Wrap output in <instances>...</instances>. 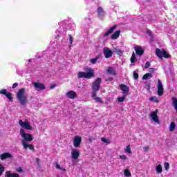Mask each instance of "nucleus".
Instances as JSON below:
<instances>
[{
    "instance_id": "09e8293b",
    "label": "nucleus",
    "mask_w": 177,
    "mask_h": 177,
    "mask_svg": "<svg viewBox=\"0 0 177 177\" xmlns=\"http://www.w3.org/2000/svg\"><path fill=\"white\" fill-rule=\"evenodd\" d=\"M17 172H23V169L21 167H18L16 169Z\"/></svg>"
},
{
    "instance_id": "a19ab883",
    "label": "nucleus",
    "mask_w": 177,
    "mask_h": 177,
    "mask_svg": "<svg viewBox=\"0 0 177 177\" xmlns=\"http://www.w3.org/2000/svg\"><path fill=\"white\" fill-rule=\"evenodd\" d=\"M101 140L102 142H104V143H108V145L110 143V141L106 138H102Z\"/></svg>"
},
{
    "instance_id": "2eb2a0df",
    "label": "nucleus",
    "mask_w": 177,
    "mask_h": 177,
    "mask_svg": "<svg viewBox=\"0 0 177 177\" xmlns=\"http://www.w3.org/2000/svg\"><path fill=\"white\" fill-rule=\"evenodd\" d=\"M66 96L68 99H75L77 97V93L74 91H70L66 93Z\"/></svg>"
},
{
    "instance_id": "9b49d317",
    "label": "nucleus",
    "mask_w": 177,
    "mask_h": 177,
    "mask_svg": "<svg viewBox=\"0 0 177 177\" xmlns=\"http://www.w3.org/2000/svg\"><path fill=\"white\" fill-rule=\"evenodd\" d=\"M104 55L105 57V59H110L111 56H113V51L110 50L109 48H104Z\"/></svg>"
},
{
    "instance_id": "ddd939ff",
    "label": "nucleus",
    "mask_w": 177,
    "mask_h": 177,
    "mask_svg": "<svg viewBox=\"0 0 177 177\" xmlns=\"http://www.w3.org/2000/svg\"><path fill=\"white\" fill-rule=\"evenodd\" d=\"M134 50L136 52V55H138V56H142L143 53H145V50H143V48L140 46H136L134 47Z\"/></svg>"
},
{
    "instance_id": "de8ad7c7",
    "label": "nucleus",
    "mask_w": 177,
    "mask_h": 177,
    "mask_svg": "<svg viewBox=\"0 0 177 177\" xmlns=\"http://www.w3.org/2000/svg\"><path fill=\"white\" fill-rule=\"evenodd\" d=\"M143 149L145 151H149L150 150V147L149 146L144 147Z\"/></svg>"
},
{
    "instance_id": "f704fd0d",
    "label": "nucleus",
    "mask_w": 177,
    "mask_h": 177,
    "mask_svg": "<svg viewBox=\"0 0 177 177\" xmlns=\"http://www.w3.org/2000/svg\"><path fill=\"white\" fill-rule=\"evenodd\" d=\"M55 167H56L57 169H60L61 171H66V169L62 168V167H60V165L57 162H55Z\"/></svg>"
},
{
    "instance_id": "c85d7f7f",
    "label": "nucleus",
    "mask_w": 177,
    "mask_h": 177,
    "mask_svg": "<svg viewBox=\"0 0 177 177\" xmlns=\"http://www.w3.org/2000/svg\"><path fill=\"white\" fill-rule=\"evenodd\" d=\"M124 176L126 177L132 176V174H131V171H129V169H124Z\"/></svg>"
},
{
    "instance_id": "cd10ccee",
    "label": "nucleus",
    "mask_w": 177,
    "mask_h": 177,
    "mask_svg": "<svg viewBox=\"0 0 177 177\" xmlns=\"http://www.w3.org/2000/svg\"><path fill=\"white\" fill-rule=\"evenodd\" d=\"M149 77H153V74L151 73H145L143 76H142V80H149Z\"/></svg>"
},
{
    "instance_id": "b1692460",
    "label": "nucleus",
    "mask_w": 177,
    "mask_h": 177,
    "mask_svg": "<svg viewBox=\"0 0 177 177\" xmlns=\"http://www.w3.org/2000/svg\"><path fill=\"white\" fill-rule=\"evenodd\" d=\"M165 57V59H169L171 57V55L165 50V49H162V57Z\"/></svg>"
},
{
    "instance_id": "f8f14e48",
    "label": "nucleus",
    "mask_w": 177,
    "mask_h": 177,
    "mask_svg": "<svg viewBox=\"0 0 177 177\" xmlns=\"http://www.w3.org/2000/svg\"><path fill=\"white\" fill-rule=\"evenodd\" d=\"M71 157L73 160H78L80 158V151L73 149L71 151Z\"/></svg>"
},
{
    "instance_id": "c756f323",
    "label": "nucleus",
    "mask_w": 177,
    "mask_h": 177,
    "mask_svg": "<svg viewBox=\"0 0 177 177\" xmlns=\"http://www.w3.org/2000/svg\"><path fill=\"white\" fill-rule=\"evenodd\" d=\"M126 98H127V95H123V96L119 97L118 98V102H119V103H122V102H124Z\"/></svg>"
},
{
    "instance_id": "a18cd8bd",
    "label": "nucleus",
    "mask_w": 177,
    "mask_h": 177,
    "mask_svg": "<svg viewBox=\"0 0 177 177\" xmlns=\"http://www.w3.org/2000/svg\"><path fill=\"white\" fill-rule=\"evenodd\" d=\"M149 67H150V62H147L145 63V68H149Z\"/></svg>"
},
{
    "instance_id": "864d4df0",
    "label": "nucleus",
    "mask_w": 177,
    "mask_h": 177,
    "mask_svg": "<svg viewBox=\"0 0 177 177\" xmlns=\"http://www.w3.org/2000/svg\"><path fill=\"white\" fill-rule=\"evenodd\" d=\"M54 88H56V84H52L50 86V89H54Z\"/></svg>"
},
{
    "instance_id": "e433bc0d",
    "label": "nucleus",
    "mask_w": 177,
    "mask_h": 177,
    "mask_svg": "<svg viewBox=\"0 0 177 177\" xmlns=\"http://www.w3.org/2000/svg\"><path fill=\"white\" fill-rule=\"evenodd\" d=\"M0 93L1 95H4V96H6V95H8L9 93H8V91L6 89H1Z\"/></svg>"
},
{
    "instance_id": "1a4fd4ad",
    "label": "nucleus",
    "mask_w": 177,
    "mask_h": 177,
    "mask_svg": "<svg viewBox=\"0 0 177 177\" xmlns=\"http://www.w3.org/2000/svg\"><path fill=\"white\" fill-rule=\"evenodd\" d=\"M120 88L123 91V95L128 96L129 94V87L127 84H120Z\"/></svg>"
},
{
    "instance_id": "f257e3e1",
    "label": "nucleus",
    "mask_w": 177,
    "mask_h": 177,
    "mask_svg": "<svg viewBox=\"0 0 177 177\" xmlns=\"http://www.w3.org/2000/svg\"><path fill=\"white\" fill-rule=\"evenodd\" d=\"M102 84V78L98 77L93 82L91 89V97L96 103H100L102 104L103 103V100L100 97H97V92L100 89V84Z\"/></svg>"
},
{
    "instance_id": "4be33fe9",
    "label": "nucleus",
    "mask_w": 177,
    "mask_h": 177,
    "mask_svg": "<svg viewBox=\"0 0 177 177\" xmlns=\"http://www.w3.org/2000/svg\"><path fill=\"white\" fill-rule=\"evenodd\" d=\"M144 85L145 89L147 91H150V88H151V83H150V82H145Z\"/></svg>"
},
{
    "instance_id": "ea45409f",
    "label": "nucleus",
    "mask_w": 177,
    "mask_h": 177,
    "mask_svg": "<svg viewBox=\"0 0 177 177\" xmlns=\"http://www.w3.org/2000/svg\"><path fill=\"white\" fill-rule=\"evenodd\" d=\"M133 75L134 80H138L139 79V74L138 73L134 71L133 73Z\"/></svg>"
},
{
    "instance_id": "5701e85b",
    "label": "nucleus",
    "mask_w": 177,
    "mask_h": 177,
    "mask_svg": "<svg viewBox=\"0 0 177 177\" xmlns=\"http://www.w3.org/2000/svg\"><path fill=\"white\" fill-rule=\"evenodd\" d=\"M176 128V124H175V122H171L169 126L170 132H174Z\"/></svg>"
},
{
    "instance_id": "bb28decb",
    "label": "nucleus",
    "mask_w": 177,
    "mask_h": 177,
    "mask_svg": "<svg viewBox=\"0 0 177 177\" xmlns=\"http://www.w3.org/2000/svg\"><path fill=\"white\" fill-rule=\"evenodd\" d=\"M157 174H161L162 172V166L161 165H158L156 168Z\"/></svg>"
},
{
    "instance_id": "a878e982",
    "label": "nucleus",
    "mask_w": 177,
    "mask_h": 177,
    "mask_svg": "<svg viewBox=\"0 0 177 177\" xmlns=\"http://www.w3.org/2000/svg\"><path fill=\"white\" fill-rule=\"evenodd\" d=\"M113 52L115 53H117V55H118V56H122V55H124V53L122 52V50H121L120 49L114 48Z\"/></svg>"
},
{
    "instance_id": "39448f33",
    "label": "nucleus",
    "mask_w": 177,
    "mask_h": 177,
    "mask_svg": "<svg viewBox=\"0 0 177 177\" xmlns=\"http://www.w3.org/2000/svg\"><path fill=\"white\" fill-rule=\"evenodd\" d=\"M19 124L20 127L24 128V129H26L27 131H32V127L30 124V122H28V120H26L24 122H23L22 120H19Z\"/></svg>"
},
{
    "instance_id": "f03ea898",
    "label": "nucleus",
    "mask_w": 177,
    "mask_h": 177,
    "mask_svg": "<svg viewBox=\"0 0 177 177\" xmlns=\"http://www.w3.org/2000/svg\"><path fill=\"white\" fill-rule=\"evenodd\" d=\"M84 72L79 71L77 72V78H86V80H91L93 77H95V72L93 69L89 66H86L84 68Z\"/></svg>"
},
{
    "instance_id": "aec40b11",
    "label": "nucleus",
    "mask_w": 177,
    "mask_h": 177,
    "mask_svg": "<svg viewBox=\"0 0 177 177\" xmlns=\"http://www.w3.org/2000/svg\"><path fill=\"white\" fill-rule=\"evenodd\" d=\"M130 62L131 64H135L138 62V58H136V55H135V52L132 53V55L130 58Z\"/></svg>"
},
{
    "instance_id": "0eeeda50",
    "label": "nucleus",
    "mask_w": 177,
    "mask_h": 177,
    "mask_svg": "<svg viewBox=\"0 0 177 177\" xmlns=\"http://www.w3.org/2000/svg\"><path fill=\"white\" fill-rule=\"evenodd\" d=\"M158 96H162L164 95V86H162V82L160 80V79L158 80Z\"/></svg>"
},
{
    "instance_id": "20e7f679",
    "label": "nucleus",
    "mask_w": 177,
    "mask_h": 177,
    "mask_svg": "<svg viewBox=\"0 0 177 177\" xmlns=\"http://www.w3.org/2000/svg\"><path fill=\"white\" fill-rule=\"evenodd\" d=\"M19 133L22 138V140H21L22 145H24V143H28V142H32V134L26 133V131H24V129H20Z\"/></svg>"
},
{
    "instance_id": "f3484780",
    "label": "nucleus",
    "mask_w": 177,
    "mask_h": 177,
    "mask_svg": "<svg viewBox=\"0 0 177 177\" xmlns=\"http://www.w3.org/2000/svg\"><path fill=\"white\" fill-rule=\"evenodd\" d=\"M121 35V30H118L111 36V39H118V37Z\"/></svg>"
},
{
    "instance_id": "3c124183",
    "label": "nucleus",
    "mask_w": 177,
    "mask_h": 177,
    "mask_svg": "<svg viewBox=\"0 0 177 177\" xmlns=\"http://www.w3.org/2000/svg\"><path fill=\"white\" fill-rule=\"evenodd\" d=\"M35 160L37 163V166L39 167V162H41V160H39V158H36Z\"/></svg>"
},
{
    "instance_id": "58836bf2",
    "label": "nucleus",
    "mask_w": 177,
    "mask_h": 177,
    "mask_svg": "<svg viewBox=\"0 0 177 177\" xmlns=\"http://www.w3.org/2000/svg\"><path fill=\"white\" fill-rule=\"evenodd\" d=\"M146 32L149 35V37H151V38H153V32L150 29H147Z\"/></svg>"
},
{
    "instance_id": "6ab92c4d",
    "label": "nucleus",
    "mask_w": 177,
    "mask_h": 177,
    "mask_svg": "<svg viewBox=\"0 0 177 177\" xmlns=\"http://www.w3.org/2000/svg\"><path fill=\"white\" fill-rule=\"evenodd\" d=\"M12 157V154L9 153H4L0 155V160H6V158H10Z\"/></svg>"
},
{
    "instance_id": "4468645a",
    "label": "nucleus",
    "mask_w": 177,
    "mask_h": 177,
    "mask_svg": "<svg viewBox=\"0 0 177 177\" xmlns=\"http://www.w3.org/2000/svg\"><path fill=\"white\" fill-rule=\"evenodd\" d=\"M117 27H118V25H114L113 26L109 28L107 32L104 34V37H109L110 34H113V32H114V30H115Z\"/></svg>"
},
{
    "instance_id": "8fccbe9b",
    "label": "nucleus",
    "mask_w": 177,
    "mask_h": 177,
    "mask_svg": "<svg viewBox=\"0 0 177 177\" xmlns=\"http://www.w3.org/2000/svg\"><path fill=\"white\" fill-rule=\"evenodd\" d=\"M17 86H19V84L18 83H14L12 84V88L15 89V88H17Z\"/></svg>"
},
{
    "instance_id": "79ce46f5",
    "label": "nucleus",
    "mask_w": 177,
    "mask_h": 177,
    "mask_svg": "<svg viewBox=\"0 0 177 177\" xmlns=\"http://www.w3.org/2000/svg\"><path fill=\"white\" fill-rule=\"evenodd\" d=\"M164 167L165 168V170L168 171V168H169V163L167 162H165L164 164Z\"/></svg>"
},
{
    "instance_id": "c9c22d12",
    "label": "nucleus",
    "mask_w": 177,
    "mask_h": 177,
    "mask_svg": "<svg viewBox=\"0 0 177 177\" xmlns=\"http://www.w3.org/2000/svg\"><path fill=\"white\" fill-rule=\"evenodd\" d=\"M97 60H99V57H96L94 59H91L90 62L91 63H92V64H96V62H97Z\"/></svg>"
},
{
    "instance_id": "49530a36",
    "label": "nucleus",
    "mask_w": 177,
    "mask_h": 177,
    "mask_svg": "<svg viewBox=\"0 0 177 177\" xmlns=\"http://www.w3.org/2000/svg\"><path fill=\"white\" fill-rule=\"evenodd\" d=\"M69 42L71 44H73V36L71 35H69Z\"/></svg>"
},
{
    "instance_id": "603ef678",
    "label": "nucleus",
    "mask_w": 177,
    "mask_h": 177,
    "mask_svg": "<svg viewBox=\"0 0 177 177\" xmlns=\"http://www.w3.org/2000/svg\"><path fill=\"white\" fill-rule=\"evenodd\" d=\"M113 77H110L106 78L105 80V81H106V82H111V81H113Z\"/></svg>"
},
{
    "instance_id": "412c9836",
    "label": "nucleus",
    "mask_w": 177,
    "mask_h": 177,
    "mask_svg": "<svg viewBox=\"0 0 177 177\" xmlns=\"http://www.w3.org/2000/svg\"><path fill=\"white\" fill-rule=\"evenodd\" d=\"M156 55L159 57V59H162V49L156 48Z\"/></svg>"
},
{
    "instance_id": "72a5a7b5",
    "label": "nucleus",
    "mask_w": 177,
    "mask_h": 177,
    "mask_svg": "<svg viewBox=\"0 0 177 177\" xmlns=\"http://www.w3.org/2000/svg\"><path fill=\"white\" fill-rule=\"evenodd\" d=\"M5 172V167L0 163V176H2V174Z\"/></svg>"
},
{
    "instance_id": "dca6fc26",
    "label": "nucleus",
    "mask_w": 177,
    "mask_h": 177,
    "mask_svg": "<svg viewBox=\"0 0 177 177\" xmlns=\"http://www.w3.org/2000/svg\"><path fill=\"white\" fill-rule=\"evenodd\" d=\"M5 177H20V175L17 173H12V171H8L5 173Z\"/></svg>"
},
{
    "instance_id": "473e14b6",
    "label": "nucleus",
    "mask_w": 177,
    "mask_h": 177,
    "mask_svg": "<svg viewBox=\"0 0 177 177\" xmlns=\"http://www.w3.org/2000/svg\"><path fill=\"white\" fill-rule=\"evenodd\" d=\"M150 102H155V103H158V102H160L158 100V98H157V97L153 96L149 98Z\"/></svg>"
},
{
    "instance_id": "7ed1b4c3",
    "label": "nucleus",
    "mask_w": 177,
    "mask_h": 177,
    "mask_svg": "<svg viewBox=\"0 0 177 177\" xmlns=\"http://www.w3.org/2000/svg\"><path fill=\"white\" fill-rule=\"evenodd\" d=\"M17 99L21 106H26L28 102V97L26 94V88H20L17 93Z\"/></svg>"
},
{
    "instance_id": "2f4dec72",
    "label": "nucleus",
    "mask_w": 177,
    "mask_h": 177,
    "mask_svg": "<svg viewBox=\"0 0 177 177\" xmlns=\"http://www.w3.org/2000/svg\"><path fill=\"white\" fill-rule=\"evenodd\" d=\"M6 96L7 99H8L9 102H13V97L12 96L11 93H8Z\"/></svg>"
},
{
    "instance_id": "9d476101",
    "label": "nucleus",
    "mask_w": 177,
    "mask_h": 177,
    "mask_svg": "<svg viewBox=\"0 0 177 177\" xmlns=\"http://www.w3.org/2000/svg\"><path fill=\"white\" fill-rule=\"evenodd\" d=\"M157 114H158V109L155 110L151 113V118L154 122H156V124H160V119H158Z\"/></svg>"
},
{
    "instance_id": "7c9ffc66",
    "label": "nucleus",
    "mask_w": 177,
    "mask_h": 177,
    "mask_svg": "<svg viewBox=\"0 0 177 177\" xmlns=\"http://www.w3.org/2000/svg\"><path fill=\"white\" fill-rule=\"evenodd\" d=\"M124 151L126 153H129V154H132V150H131V146L130 145H127L126 147V149H124Z\"/></svg>"
},
{
    "instance_id": "6e6552de",
    "label": "nucleus",
    "mask_w": 177,
    "mask_h": 177,
    "mask_svg": "<svg viewBox=\"0 0 177 177\" xmlns=\"http://www.w3.org/2000/svg\"><path fill=\"white\" fill-rule=\"evenodd\" d=\"M82 142V138L80 136H75L73 139V146L74 147H78L81 146V142Z\"/></svg>"
},
{
    "instance_id": "5fc2aeb1",
    "label": "nucleus",
    "mask_w": 177,
    "mask_h": 177,
    "mask_svg": "<svg viewBox=\"0 0 177 177\" xmlns=\"http://www.w3.org/2000/svg\"><path fill=\"white\" fill-rule=\"evenodd\" d=\"M150 70H153V68H150Z\"/></svg>"
},
{
    "instance_id": "393cba45",
    "label": "nucleus",
    "mask_w": 177,
    "mask_h": 177,
    "mask_svg": "<svg viewBox=\"0 0 177 177\" xmlns=\"http://www.w3.org/2000/svg\"><path fill=\"white\" fill-rule=\"evenodd\" d=\"M107 73H109V74H111L112 75H115V74H117V72L114 71L113 67H109L107 68Z\"/></svg>"
},
{
    "instance_id": "a211bd4d",
    "label": "nucleus",
    "mask_w": 177,
    "mask_h": 177,
    "mask_svg": "<svg viewBox=\"0 0 177 177\" xmlns=\"http://www.w3.org/2000/svg\"><path fill=\"white\" fill-rule=\"evenodd\" d=\"M22 146L24 147V149H25L26 150H27V149H29V150H32V151H34V145H30L26 142L22 144Z\"/></svg>"
},
{
    "instance_id": "4c0bfd02",
    "label": "nucleus",
    "mask_w": 177,
    "mask_h": 177,
    "mask_svg": "<svg viewBox=\"0 0 177 177\" xmlns=\"http://www.w3.org/2000/svg\"><path fill=\"white\" fill-rule=\"evenodd\" d=\"M97 15H102V13H103V8L98 7L97 9Z\"/></svg>"
},
{
    "instance_id": "c03bdc74",
    "label": "nucleus",
    "mask_w": 177,
    "mask_h": 177,
    "mask_svg": "<svg viewBox=\"0 0 177 177\" xmlns=\"http://www.w3.org/2000/svg\"><path fill=\"white\" fill-rule=\"evenodd\" d=\"M88 140L89 142V143H92L93 142V140H95V138H93L92 137H88Z\"/></svg>"
},
{
    "instance_id": "423d86ee",
    "label": "nucleus",
    "mask_w": 177,
    "mask_h": 177,
    "mask_svg": "<svg viewBox=\"0 0 177 177\" xmlns=\"http://www.w3.org/2000/svg\"><path fill=\"white\" fill-rule=\"evenodd\" d=\"M32 84L35 89H36V91H44L46 88L45 86V84H44V83L33 82Z\"/></svg>"
},
{
    "instance_id": "37998d69",
    "label": "nucleus",
    "mask_w": 177,
    "mask_h": 177,
    "mask_svg": "<svg viewBox=\"0 0 177 177\" xmlns=\"http://www.w3.org/2000/svg\"><path fill=\"white\" fill-rule=\"evenodd\" d=\"M120 160H127L128 158V157H127L126 155H120Z\"/></svg>"
}]
</instances>
